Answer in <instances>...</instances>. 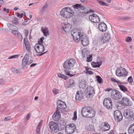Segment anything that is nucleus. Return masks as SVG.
Here are the masks:
<instances>
[{
    "instance_id": "1",
    "label": "nucleus",
    "mask_w": 134,
    "mask_h": 134,
    "mask_svg": "<svg viewBox=\"0 0 134 134\" xmlns=\"http://www.w3.org/2000/svg\"><path fill=\"white\" fill-rule=\"evenodd\" d=\"M71 33L76 42H78L80 40L83 46H86L88 44V41L86 38H85V36L80 32L73 29L71 31Z\"/></svg>"
},
{
    "instance_id": "2",
    "label": "nucleus",
    "mask_w": 134,
    "mask_h": 134,
    "mask_svg": "<svg viewBox=\"0 0 134 134\" xmlns=\"http://www.w3.org/2000/svg\"><path fill=\"white\" fill-rule=\"evenodd\" d=\"M81 113L82 115L84 117L87 118H92L95 116L96 112L92 107L86 106L82 108Z\"/></svg>"
},
{
    "instance_id": "3",
    "label": "nucleus",
    "mask_w": 134,
    "mask_h": 134,
    "mask_svg": "<svg viewBox=\"0 0 134 134\" xmlns=\"http://www.w3.org/2000/svg\"><path fill=\"white\" fill-rule=\"evenodd\" d=\"M76 62V60L72 58L67 60L63 63L64 70H70L75 65Z\"/></svg>"
},
{
    "instance_id": "4",
    "label": "nucleus",
    "mask_w": 134,
    "mask_h": 134,
    "mask_svg": "<svg viewBox=\"0 0 134 134\" xmlns=\"http://www.w3.org/2000/svg\"><path fill=\"white\" fill-rule=\"evenodd\" d=\"M76 125L74 124H68L65 127V131L67 134H72L76 130Z\"/></svg>"
},
{
    "instance_id": "5",
    "label": "nucleus",
    "mask_w": 134,
    "mask_h": 134,
    "mask_svg": "<svg viewBox=\"0 0 134 134\" xmlns=\"http://www.w3.org/2000/svg\"><path fill=\"white\" fill-rule=\"evenodd\" d=\"M116 74L118 76L125 77L128 75V73L125 68H118L116 69Z\"/></svg>"
},
{
    "instance_id": "6",
    "label": "nucleus",
    "mask_w": 134,
    "mask_h": 134,
    "mask_svg": "<svg viewBox=\"0 0 134 134\" xmlns=\"http://www.w3.org/2000/svg\"><path fill=\"white\" fill-rule=\"evenodd\" d=\"M111 97L113 99L118 100L121 98L122 94L119 91L116 90H113L111 92Z\"/></svg>"
},
{
    "instance_id": "7",
    "label": "nucleus",
    "mask_w": 134,
    "mask_h": 134,
    "mask_svg": "<svg viewBox=\"0 0 134 134\" xmlns=\"http://www.w3.org/2000/svg\"><path fill=\"white\" fill-rule=\"evenodd\" d=\"M118 106L117 107H118V106H120V105L122 106H131L132 104L131 103H130V99H129L123 97L121 101H119L118 102Z\"/></svg>"
},
{
    "instance_id": "8",
    "label": "nucleus",
    "mask_w": 134,
    "mask_h": 134,
    "mask_svg": "<svg viewBox=\"0 0 134 134\" xmlns=\"http://www.w3.org/2000/svg\"><path fill=\"white\" fill-rule=\"evenodd\" d=\"M48 125L52 132L56 133L59 131V126L56 123L53 121H51L49 123Z\"/></svg>"
},
{
    "instance_id": "9",
    "label": "nucleus",
    "mask_w": 134,
    "mask_h": 134,
    "mask_svg": "<svg viewBox=\"0 0 134 134\" xmlns=\"http://www.w3.org/2000/svg\"><path fill=\"white\" fill-rule=\"evenodd\" d=\"M103 103L104 106L109 109H111L112 108V101L109 98H105L104 100Z\"/></svg>"
},
{
    "instance_id": "10",
    "label": "nucleus",
    "mask_w": 134,
    "mask_h": 134,
    "mask_svg": "<svg viewBox=\"0 0 134 134\" xmlns=\"http://www.w3.org/2000/svg\"><path fill=\"white\" fill-rule=\"evenodd\" d=\"M86 96L87 98L92 97L95 94L94 88L92 86L88 87L86 90Z\"/></svg>"
},
{
    "instance_id": "11",
    "label": "nucleus",
    "mask_w": 134,
    "mask_h": 134,
    "mask_svg": "<svg viewBox=\"0 0 134 134\" xmlns=\"http://www.w3.org/2000/svg\"><path fill=\"white\" fill-rule=\"evenodd\" d=\"M114 116L115 121L117 122L121 121L123 118L122 114L119 110H116L114 111Z\"/></svg>"
},
{
    "instance_id": "12",
    "label": "nucleus",
    "mask_w": 134,
    "mask_h": 134,
    "mask_svg": "<svg viewBox=\"0 0 134 134\" xmlns=\"http://www.w3.org/2000/svg\"><path fill=\"white\" fill-rule=\"evenodd\" d=\"M110 38V34L106 33L102 35L100 40L102 43L104 44L108 42Z\"/></svg>"
},
{
    "instance_id": "13",
    "label": "nucleus",
    "mask_w": 134,
    "mask_h": 134,
    "mask_svg": "<svg viewBox=\"0 0 134 134\" xmlns=\"http://www.w3.org/2000/svg\"><path fill=\"white\" fill-rule=\"evenodd\" d=\"M89 18L92 22L95 23H98L100 21L99 17L95 14H93L89 15Z\"/></svg>"
},
{
    "instance_id": "14",
    "label": "nucleus",
    "mask_w": 134,
    "mask_h": 134,
    "mask_svg": "<svg viewBox=\"0 0 134 134\" xmlns=\"http://www.w3.org/2000/svg\"><path fill=\"white\" fill-rule=\"evenodd\" d=\"M35 49L37 53H41L44 51V46L42 44H37L35 46Z\"/></svg>"
},
{
    "instance_id": "15",
    "label": "nucleus",
    "mask_w": 134,
    "mask_h": 134,
    "mask_svg": "<svg viewBox=\"0 0 134 134\" xmlns=\"http://www.w3.org/2000/svg\"><path fill=\"white\" fill-rule=\"evenodd\" d=\"M57 108L58 109H64L67 107L66 103L61 100L59 99L57 102Z\"/></svg>"
},
{
    "instance_id": "16",
    "label": "nucleus",
    "mask_w": 134,
    "mask_h": 134,
    "mask_svg": "<svg viewBox=\"0 0 134 134\" xmlns=\"http://www.w3.org/2000/svg\"><path fill=\"white\" fill-rule=\"evenodd\" d=\"M71 27L70 24H65L64 25V26L62 27L61 29L62 33L63 34H66L67 32L69 31L70 29L71 28Z\"/></svg>"
},
{
    "instance_id": "17",
    "label": "nucleus",
    "mask_w": 134,
    "mask_h": 134,
    "mask_svg": "<svg viewBox=\"0 0 134 134\" xmlns=\"http://www.w3.org/2000/svg\"><path fill=\"white\" fill-rule=\"evenodd\" d=\"M110 127V126L108 123L104 122L102 123L100 127V129L102 130L106 131L109 130Z\"/></svg>"
},
{
    "instance_id": "18",
    "label": "nucleus",
    "mask_w": 134,
    "mask_h": 134,
    "mask_svg": "<svg viewBox=\"0 0 134 134\" xmlns=\"http://www.w3.org/2000/svg\"><path fill=\"white\" fill-rule=\"evenodd\" d=\"M66 8H63L60 12V14L64 18H70V15H69L66 11Z\"/></svg>"
},
{
    "instance_id": "19",
    "label": "nucleus",
    "mask_w": 134,
    "mask_h": 134,
    "mask_svg": "<svg viewBox=\"0 0 134 134\" xmlns=\"http://www.w3.org/2000/svg\"><path fill=\"white\" fill-rule=\"evenodd\" d=\"M98 28L100 31L103 32L106 31L107 27L104 23L100 22L99 24Z\"/></svg>"
},
{
    "instance_id": "20",
    "label": "nucleus",
    "mask_w": 134,
    "mask_h": 134,
    "mask_svg": "<svg viewBox=\"0 0 134 134\" xmlns=\"http://www.w3.org/2000/svg\"><path fill=\"white\" fill-rule=\"evenodd\" d=\"M60 109L56 108V110L52 116V118L55 121H57L59 118Z\"/></svg>"
},
{
    "instance_id": "21",
    "label": "nucleus",
    "mask_w": 134,
    "mask_h": 134,
    "mask_svg": "<svg viewBox=\"0 0 134 134\" xmlns=\"http://www.w3.org/2000/svg\"><path fill=\"white\" fill-rule=\"evenodd\" d=\"M125 83V82H121L118 85L120 90L124 92H126L127 93L129 92V91L127 90V88L125 86L123 85V84Z\"/></svg>"
},
{
    "instance_id": "22",
    "label": "nucleus",
    "mask_w": 134,
    "mask_h": 134,
    "mask_svg": "<svg viewBox=\"0 0 134 134\" xmlns=\"http://www.w3.org/2000/svg\"><path fill=\"white\" fill-rule=\"evenodd\" d=\"M83 92H81L78 91H77L75 97V99L76 100L79 101L83 97Z\"/></svg>"
},
{
    "instance_id": "23",
    "label": "nucleus",
    "mask_w": 134,
    "mask_h": 134,
    "mask_svg": "<svg viewBox=\"0 0 134 134\" xmlns=\"http://www.w3.org/2000/svg\"><path fill=\"white\" fill-rule=\"evenodd\" d=\"M43 121V120H41L37 125L36 130V134H40V130L42 126Z\"/></svg>"
},
{
    "instance_id": "24",
    "label": "nucleus",
    "mask_w": 134,
    "mask_h": 134,
    "mask_svg": "<svg viewBox=\"0 0 134 134\" xmlns=\"http://www.w3.org/2000/svg\"><path fill=\"white\" fill-rule=\"evenodd\" d=\"M29 59V56L28 54H26L22 60V65L23 66H25L26 65L28 64Z\"/></svg>"
},
{
    "instance_id": "25",
    "label": "nucleus",
    "mask_w": 134,
    "mask_h": 134,
    "mask_svg": "<svg viewBox=\"0 0 134 134\" xmlns=\"http://www.w3.org/2000/svg\"><path fill=\"white\" fill-rule=\"evenodd\" d=\"M24 43L25 44L26 50L28 52H30L31 50V47L29 42L28 41L26 40L25 38H24Z\"/></svg>"
},
{
    "instance_id": "26",
    "label": "nucleus",
    "mask_w": 134,
    "mask_h": 134,
    "mask_svg": "<svg viewBox=\"0 0 134 134\" xmlns=\"http://www.w3.org/2000/svg\"><path fill=\"white\" fill-rule=\"evenodd\" d=\"M102 63L101 61L100 62H92L91 63V65L93 68H99L102 64Z\"/></svg>"
},
{
    "instance_id": "27",
    "label": "nucleus",
    "mask_w": 134,
    "mask_h": 134,
    "mask_svg": "<svg viewBox=\"0 0 134 134\" xmlns=\"http://www.w3.org/2000/svg\"><path fill=\"white\" fill-rule=\"evenodd\" d=\"M66 8V10L69 15H70V17L74 15V12L72 9L70 7H66L65 8Z\"/></svg>"
},
{
    "instance_id": "28",
    "label": "nucleus",
    "mask_w": 134,
    "mask_h": 134,
    "mask_svg": "<svg viewBox=\"0 0 134 134\" xmlns=\"http://www.w3.org/2000/svg\"><path fill=\"white\" fill-rule=\"evenodd\" d=\"M7 25L9 29L12 31L17 30L18 28L16 26L10 23H7Z\"/></svg>"
},
{
    "instance_id": "29",
    "label": "nucleus",
    "mask_w": 134,
    "mask_h": 134,
    "mask_svg": "<svg viewBox=\"0 0 134 134\" xmlns=\"http://www.w3.org/2000/svg\"><path fill=\"white\" fill-rule=\"evenodd\" d=\"M86 82L85 80L81 81L79 84V87L82 89L84 88L86 86Z\"/></svg>"
},
{
    "instance_id": "30",
    "label": "nucleus",
    "mask_w": 134,
    "mask_h": 134,
    "mask_svg": "<svg viewBox=\"0 0 134 134\" xmlns=\"http://www.w3.org/2000/svg\"><path fill=\"white\" fill-rule=\"evenodd\" d=\"M128 132L129 134L134 133V123L130 126L128 129Z\"/></svg>"
},
{
    "instance_id": "31",
    "label": "nucleus",
    "mask_w": 134,
    "mask_h": 134,
    "mask_svg": "<svg viewBox=\"0 0 134 134\" xmlns=\"http://www.w3.org/2000/svg\"><path fill=\"white\" fill-rule=\"evenodd\" d=\"M70 70H65L64 71L65 74L68 76L71 77L74 76L75 75V73H73L70 71Z\"/></svg>"
},
{
    "instance_id": "32",
    "label": "nucleus",
    "mask_w": 134,
    "mask_h": 134,
    "mask_svg": "<svg viewBox=\"0 0 134 134\" xmlns=\"http://www.w3.org/2000/svg\"><path fill=\"white\" fill-rule=\"evenodd\" d=\"M89 52L86 49H84L82 50V53L83 56L84 58L87 57L88 55Z\"/></svg>"
},
{
    "instance_id": "33",
    "label": "nucleus",
    "mask_w": 134,
    "mask_h": 134,
    "mask_svg": "<svg viewBox=\"0 0 134 134\" xmlns=\"http://www.w3.org/2000/svg\"><path fill=\"white\" fill-rule=\"evenodd\" d=\"M81 5V4H76L75 5H73V7L75 11L78 12H79L80 6Z\"/></svg>"
},
{
    "instance_id": "34",
    "label": "nucleus",
    "mask_w": 134,
    "mask_h": 134,
    "mask_svg": "<svg viewBox=\"0 0 134 134\" xmlns=\"http://www.w3.org/2000/svg\"><path fill=\"white\" fill-rule=\"evenodd\" d=\"M70 85L67 87V88H69L75 86V81L72 79H71L69 81Z\"/></svg>"
},
{
    "instance_id": "35",
    "label": "nucleus",
    "mask_w": 134,
    "mask_h": 134,
    "mask_svg": "<svg viewBox=\"0 0 134 134\" xmlns=\"http://www.w3.org/2000/svg\"><path fill=\"white\" fill-rule=\"evenodd\" d=\"M58 76L59 77L65 80H67L68 79V77L60 73H58Z\"/></svg>"
},
{
    "instance_id": "36",
    "label": "nucleus",
    "mask_w": 134,
    "mask_h": 134,
    "mask_svg": "<svg viewBox=\"0 0 134 134\" xmlns=\"http://www.w3.org/2000/svg\"><path fill=\"white\" fill-rule=\"evenodd\" d=\"M126 111H127V113L130 116H132V114H133V111L132 110L130 109H127L125 110Z\"/></svg>"
},
{
    "instance_id": "37",
    "label": "nucleus",
    "mask_w": 134,
    "mask_h": 134,
    "mask_svg": "<svg viewBox=\"0 0 134 134\" xmlns=\"http://www.w3.org/2000/svg\"><path fill=\"white\" fill-rule=\"evenodd\" d=\"M123 115L124 116L125 118L127 119L130 118V116L127 113V111H126V110H125L124 111V112L123 113Z\"/></svg>"
},
{
    "instance_id": "38",
    "label": "nucleus",
    "mask_w": 134,
    "mask_h": 134,
    "mask_svg": "<svg viewBox=\"0 0 134 134\" xmlns=\"http://www.w3.org/2000/svg\"><path fill=\"white\" fill-rule=\"evenodd\" d=\"M48 5H45L43 7L41 10V12L43 13L47 9Z\"/></svg>"
},
{
    "instance_id": "39",
    "label": "nucleus",
    "mask_w": 134,
    "mask_h": 134,
    "mask_svg": "<svg viewBox=\"0 0 134 134\" xmlns=\"http://www.w3.org/2000/svg\"><path fill=\"white\" fill-rule=\"evenodd\" d=\"M97 1L98 2L99 4L102 5H105V6H108V4L105 2H103L99 0H97Z\"/></svg>"
},
{
    "instance_id": "40",
    "label": "nucleus",
    "mask_w": 134,
    "mask_h": 134,
    "mask_svg": "<svg viewBox=\"0 0 134 134\" xmlns=\"http://www.w3.org/2000/svg\"><path fill=\"white\" fill-rule=\"evenodd\" d=\"M18 18L16 17H15L14 18V19L12 21V23L13 24L15 25H17L19 23L18 21L17 20Z\"/></svg>"
},
{
    "instance_id": "41",
    "label": "nucleus",
    "mask_w": 134,
    "mask_h": 134,
    "mask_svg": "<svg viewBox=\"0 0 134 134\" xmlns=\"http://www.w3.org/2000/svg\"><path fill=\"white\" fill-rule=\"evenodd\" d=\"M111 80L112 82L116 83L118 85L120 84V83L121 82L120 81L116 80L113 78H111Z\"/></svg>"
},
{
    "instance_id": "42",
    "label": "nucleus",
    "mask_w": 134,
    "mask_h": 134,
    "mask_svg": "<svg viewBox=\"0 0 134 134\" xmlns=\"http://www.w3.org/2000/svg\"><path fill=\"white\" fill-rule=\"evenodd\" d=\"M52 91L54 95H55L58 93L59 92V90L57 89L54 88L53 89Z\"/></svg>"
},
{
    "instance_id": "43",
    "label": "nucleus",
    "mask_w": 134,
    "mask_h": 134,
    "mask_svg": "<svg viewBox=\"0 0 134 134\" xmlns=\"http://www.w3.org/2000/svg\"><path fill=\"white\" fill-rule=\"evenodd\" d=\"M97 79V82L99 83H100L102 81V79L99 76H96Z\"/></svg>"
},
{
    "instance_id": "44",
    "label": "nucleus",
    "mask_w": 134,
    "mask_h": 134,
    "mask_svg": "<svg viewBox=\"0 0 134 134\" xmlns=\"http://www.w3.org/2000/svg\"><path fill=\"white\" fill-rule=\"evenodd\" d=\"M44 38L43 37H41L40 40L38 41V44H42L44 43V41L43 40L44 39Z\"/></svg>"
},
{
    "instance_id": "45",
    "label": "nucleus",
    "mask_w": 134,
    "mask_h": 134,
    "mask_svg": "<svg viewBox=\"0 0 134 134\" xmlns=\"http://www.w3.org/2000/svg\"><path fill=\"white\" fill-rule=\"evenodd\" d=\"M42 30L43 34H47L48 35H49V31L48 30L47 28H45L44 29L42 28Z\"/></svg>"
},
{
    "instance_id": "46",
    "label": "nucleus",
    "mask_w": 134,
    "mask_h": 134,
    "mask_svg": "<svg viewBox=\"0 0 134 134\" xmlns=\"http://www.w3.org/2000/svg\"><path fill=\"white\" fill-rule=\"evenodd\" d=\"M11 70L14 73L17 74L19 72V71L18 70L15 68H12L11 69Z\"/></svg>"
},
{
    "instance_id": "47",
    "label": "nucleus",
    "mask_w": 134,
    "mask_h": 134,
    "mask_svg": "<svg viewBox=\"0 0 134 134\" xmlns=\"http://www.w3.org/2000/svg\"><path fill=\"white\" fill-rule=\"evenodd\" d=\"M88 8L85 7V9H84L83 11L82 12V13H84L86 14H88Z\"/></svg>"
},
{
    "instance_id": "48",
    "label": "nucleus",
    "mask_w": 134,
    "mask_h": 134,
    "mask_svg": "<svg viewBox=\"0 0 134 134\" xmlns=\"http://www.w3.org/2000/svg\"><path fill=\"white\" fill-rule=\"evenodd\" d=\"M19 38L21 39V40H22L23 39V37L22 35L20 34V33L18 32H17V34L16 36Z\"/></svg>"
},
{
    "instance_id": "49",
    "label": "nucleus",
    "mask_w": 134,
    "mask_h": 134,
    "mask_svg": "<svg viewBox=\"0 0 134 134\" xmlns=\"http://www.w3.org/2000/svg\"><path fill=\"white\" fill-rule=\"evenodd\" d=\"M127 80L128 82L130 83H132L133 82V79L131 76H129Z\"/></svg>"
},
{
    "instance_id": "50",
    "label": "nucleus",
    "mask_w": 134,
    "mask_h": 134,
    "mask_svg": "<svg viewBox=\"0 0 134 134\" xmlns=\"http://www.w3.org/2000/svg\"><path fill=\"white\" fill-rule=\"evenodd\" d=\"M87 57V62H90L92 60V56L91 55H90L89 57L88 56Z\"/></svg>"
},
{
    "instance_id": "51",
    "label": "nucleus",
    "mask_w": 134,
    "mask_h": 134,
    "mask_svg": "<svg viewBox=\"0 0 134 134\" xmlns=\"http://www.w3.org/2000/svg\"><path fill=\"white\" fill-rule=\"evenodd\" d=\"M87 129L89 131H93L94 130L93 128V126H89L87 127Z\"/></svg>"
},
{
    "instance_id": "52",
    "label": "nucleus",
    "mask_w": 134,
    "mask_h": 134,
    "mask_svg": "<svg viewBox=\"0 0 134 134\" xmlns=\"http://www.w3.org/2000/svg\"><path fill=\"white\" fill-rule=\"evenodd\" d=\"M132 39L131 37H127L125 39V41L127 42H130L132 41Z\"/></svg>"
},
{
    "instance_id": "53",
    "label": "nucleus",
    "mask_w": 134,
    "mask_h": 134,
    "mask_svg": "<svg viewBox=\"0 0 134 134\" xmlns=\"http://www.w3.org/2000/svg\"><path fill=\"white\" fill-rule=\"evenodd\" d=\"M19 57V55H14L9 57L8 58V59H12L13 58H17Z\"/></svg>"
},
{
    "instance_id": "54",
    "label": "nucleus",
    "mask_w": 134,
    "mask_h": 134,
    "mask_svg": "<svg viewBox=\"0 0 134 134\" xmlns=\"http://www.w3.org/2000/svg\"><path fill=\"white\" fill-rule=\"evenodd\" d=\"M85 7L84 6H82V5L81 4V5L80 6V8L79 9V12H81L82 11H83L84 9H85Z\"/></svg>"
},
{
    "instance_id": "55",
    "label": "nucleus",
    "mask_w": 134,
    "mask_h": 134,
    "mask_svg": "<svg viewBox=\"0 0 134 134\" xmlns=\"http://www.w3.org/2000/svg\"><path fill=\"white\" fill-rule=\"evenodd\" d=\"M17 16L19 18H22L23 16V13L20 14L19 13H17Z\"/></svg>"
},
{
    "instance_id": "56",
    "label": "nucleus",
    "mask_w": 134,
    "mask_h": 134,
    "mask_svg": "<svg viewBox=\"0 0 134 134\" xmlns=\"http://www.w3.org/2000/svg\"><path fill=\"white\" fill-rule=\"evenodd\" d=\"M5 80L3 79H0V84H3L5 83Z\"/></svg>"
},
{
    "instance_id": "57",
    "label": "nucleus",
    "mask_w": 134,
    "mask_h": 134,
    "mask_svg": "<svg viewBox=\"0 0 134 134\" xmlns=\"http://www.w3.org/2000/svg\"><path fill=\"white\" fill-rule=\"evenodd\" d=\"M18 31L17 30L14 31H12V32L14 35L16 36L17 34V32H18Z\"/></svg>"
},
{
    "instance_id": "58",
    "label": "nucleus",
    "mask_w": 134,
    "mask_h": 134,
    "mask_svg": "<svg viewBox=\"0 0 134 134\" xmlns=\"http://www.w3.org/2000/svg\"><path fill=\"white\" fill-rule=\"evenodd\" d=\"M130 18L129 16H126L125 17H122L121 19L128 20Z\"/></svg>"
},
{
    "instance_id": "59",
    "label": "nucleus",
    "mask_w": 134,
    "mask_h": 134,
    "mask_svg": "<svg viewBox=\"0 0 134 134\" xmlns=\"http://www.w3.org/2000/svg\"><path fill=\"white\" fill-rule=\"evenodd\" d=\"M11 118L10 116H7L4 118V120L6 121H7L10 120Z\"/></svg>"
},
{
    "instance_id": "60",
    "label": "nucleus",
    "mask_w": 134,
    "mask_h": 134,
    "mask_svg": "<svg viewBox=\"0 0 134 134\" xmlns=\"http://www.w3.org/2000/svg\"><path fill=\"white\" fill-rule=\"evenodd\" d=\"M2 110L3 111H5V110L7 109V106H5L3 107H2Z\"/></svg>"
},
{
    "instance_id": "61",
    "label": "nucleus",
    "mask_w": 134,
    "mask_h": 134,
    "mask_svg": "<svg viewBox=\"0 0 134 134\" xmlns=\"http://www.w3.org/2000/svg\"><path fill=\"white\" fill-rule=\"evenodd\" d=\"M86 74H88L89 75H92L94 74L93 72L91 71H88L86 73Z\"/></svg>"
},
{
    "instance_id": "62",
    "label": "nucleus",
    "mask_w": 134,
    "mask_h": 134,
    "mask_svg": "<svg viewBox=\"0 0 134 134\" xmlns=\"http://www.w3.org/2000/svg\"><path fill=\"white\" fill-rule=\"evenodd\" d=\"M131 119V120L133 121H134V113H133V114L132 115V116H130V118Z\"/></svg>"
},
{
    "instance_id": "63",
    "label": "nucleus",
    "mask_w": 134,
    "mask_h": 134,
    "mask_svg": "<svg viewBox=\"0 0 134 134\" xmlns=\"http://www.w3.org/2000/svg\"><path fill=\"white\" fill-rule=\"evenodd\" d=\"M31 116V115L30 114H28L26 116V119L27 120L30 118Z\"/></svg>"
},
{
    "instance_id": "64",
    "label": "nucleus",
    "mask_w": 134,
    "mask_h": 134,
    "mask_svg": "<svg viewBox=\"0 0 134 134\" xmlns=\"http://www.w3.org/2000/svg\"><path fill=\"white\" fill-rule=\"evenodd\" d=\"M28 31L27 30H25V35L26 36H27L28 35Z\"/></svg>"
}]
</instances>
